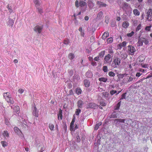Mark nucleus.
Segmentation results:
<instances>
[{
  "label": "nucleus",
  "mask_w": 152,
  "mask_h": 152,
  "mask_svg": "<svg viewBox=\"0 0 152 152\" xmlns=\"http://www.w3.org/2000/svg\"><path fill=\"white\" fill-rule=\"evenodd\" d=\"M93 74L90 71H88L86 74V76L88 78H91L93 77Z\"/></svg>",
  "instance_id": "nucleus-10"
},
{
  "label": "nucleus",
  "mask_w": 152,
  "mask_h": 152,
  "mask_svg": "<svg viewBox=\"0 0 152 152\" xmlns=\"http://www.w3.org/2000/svg\"><path fill=\"white\" fill-rule=\"evenodd\" d=\"M49 127L50 130L52 131L53 130L54 125L52 124H49Z\"/></svg>",
  "instance_id": "nucleus-38"
},
{
  "label": "nucleus",
  "mask_w": 152,
  "mask_h": 152,
  "mask_svg": "<svg viewBox=\"0 0 152 152\" xmlns=\"http://www.w3.org/2000/svg\"><path fill=\"white\" fill-rule=\"evenodd\" d=\"M128 50L129 54L132 55H134V52L136 51L135 48L131 45H128Z\"/></svg>",
  "instance_id": "nucleus-4"
},
{
  "label": "nucleus",
  "mask_w": 152,
  "mask_h": 152,
  "mask_svg": "<svg viewBox=\"0 0 152 152\" xmlns=\"http://www.w3.org/2000/svg\"><path fill=\"white\" fill-rule=\"evenodd\" d=\"M77 106L79 108H82L83 105V101L81 100H79L77 102Z\"/></svg>",
  "instance_id": "nucleus-12"
},
{
  "label": "nucleus",
  "mask_w": 152,
  "mask_h": 152,
  "mask_svg": "<svg viewBox=\"0 0 152 152\" xmlns=\"http://www.w3.org/2000/svg\"><path fill=\"white\" fill-rule=\"evenodd\" d=\"M113 56H111L110 54H108L106 55L104 58V63H108V61L110 59L111 61L112 59V57Z\"/></svg>",
  "instance_id": "nucleus-6"
},
{
  "label": "nucleus",
  "mask_w": 152,
  "mask_h": 152,
  "mask_svg": "<svg viewBox=\"0 0 152 152\" xmlns=\"http://www.w3.org/2000/svg\"><path fill=\"white\" fill-rule=\"evenodd\" d=\"M14 110L17 114H18L20 112V108L19 106H16L14 108Z\"/></svg>",
  "instance_id": "nucleus-19"
},
{
  "label": "nucleus",
  "mask_w": 152,
  "mask_h": 152,
  "mask_svg": "<svg viewBox=\"0 0 152 152\" xmlns=\"http://www.w3.org/2000/svg\"><path fill=\"white\" fill-rule=\"evenodd\" d=\"M87 108H93L96 109L98 108V106L96 104L91 103L88 104L86 107Z\"/></svg>",
  "instance_id": "nucleus-5"
},
{
  "label": "nucleus",
  "mask_w": 152,
  "mask_h": 152,
  "mask_svg": "<svg viewBox=\"0 0 152 152\" xmlns=\"http://www.w3.org/2000/svg\"><path fill=\"white\" fill-rule=\"evenodd\" d=\"M117 93V91L115 90H112L110 91V93L111 95Z\"/></svg>",
  "instance_id": "nucleus-48"
},
{
  "label": "nucleus",
  "mask_w": 152,
  "mask_h": 152,
  "mask_svg": "<svg viewBox=\"0 0 152 152\" xmlns=\"http://www.w3.org/2000/svg\"><path fill=\"white\" fill-rule=\"evenodd\" d=\"M129 23L127 21L124 22L122 24V26L123 27L126 28L129 26Z\"/></svg>",
  "instance_id": "nucleus-24"
},
{
  "label": "nucleus",
  "mask_w": 152,
  "mask_h": 152,
  "mask_svg": "<svg viewBox=\"0 0 152 152\" xmlns=\"http://www.w3.org/2000/svg\"><path fill=\"white\" fill-rule=\"evenodd\" d=\"M132 121V120L130 119H126V124H127V125H129V124H130V122Z\"/></svg>",
  "instance_id": "nucleus-52"
},
{
  "label": "nucleus",
  "mask_w": 152,
  "mask_h": 152,
  "mask_svg": "<svg viewBox=\"0 0 152 152\" xmlns=\"http://www.w3.org/2000/svg\"><path fill=\"white\" fill-rule=\"evenodd\" d=\"M79 31L80 32V35L83 37H84L85 34L84 33V31L83 30L82 27H80L78 29Z\"/></svg>",
  "instance_id": "nucleus-17"
},
{
  "label": "nucleus",
  "mask_w": 152,
  "mask_h": 152,
  "mask_svg": "<svg viewBox=\"0 0 152 152\" xmlns=\"http://www.w3.org/2000/svg\"><path fill=\"white\" fill-rule=\"evenodd\" d=\"M38 11L41 14L43 12L42 10V8L37 7Z\"/></svg>",
  "instance_id": "nucleus-46"
},
{
  "label": "nucleus",
  "mask_w": 152,
  "mask_h": 152,
  "mask_svg": "<svg viewBox=\"0 0 152 152\" xmlns=\"http://www.w3.org/2000/svg\"><path fill=\"white\" fill-rule=\"evenodd\" d=\"M141 40L142 42H144L145 45H147L148 43V42L147 39L145 38L141 37Z\"/></svg>",
  "instance_id": "nucleus-27"
},
{
  "label": "nucleus",
  "mask_w": 152,
  "mask_h": 152,
  "mask_svg": "<svg viewBox=\"0 0 152 152\" xmlns=\"http://www.w3.org/2000/svg\"><path fill=\"white\" fill-rule=\"evenodd\" d=\"M126 93H124L121 96V99H125L126 98Z\"/></svg>",
  "instance_id": "nucleus-47"
},
{
  "label": "nucleus",
  "mask_w": 152,
  "mask_h": 152,
  "mask_svg": "<svg viewBox=\"0 0 152 152\" xmlns=\"http://www.w3.org/2000/svg\"><path fill=\"white\" fill-rule=\"evenodd\" d=\"M1 143L2 146L4 147L7 146V143L5 141H2L1 142Z\"/></svg>",
  "instance_id": "nucleus-35"
},
{
  "label": "nucleus",
  "mask_w": 152,
  "mask_h": 152,
  "mask_svg": "<svg viewBox=\"0 0 152 152\" xmlns=\"http://www.w3.org/2000/svg\"><path fill=\"white\" fill-rule=\"evenodd\" d=\"M117 117L116 114L115 112H113L110 116V118H117Z\"/></svg>",
  "instance_id": "nucleus-34"
},
{
  "label": "nucleus",
  "mask_w": 152,
  "mask_h": 152,
  "mask_svg": "<svg viewBox=\"0 0 152 152\" xmlns=\"http://www.w3.org/2000/svg\"><path fill=\"white\" fill-rule=\"evenodd\" d=\"M108 53H110L111 56H113V52L112 49L111 48L109 49H108Z\"/></svg>",
  "instance_id": "nucleus-42"
},
{
  "label": "nucleus",
  "mask_w": 152,
  "mask_h": 152,
  "mask_svg": "<svg viewBox=\"0 0 152 152\" xmlns=\"http://www.w3.org/2000/svg\"><path fill=\"white\" fill-rule=\"evenodd\" d=\"M109 36V33L107 32H105L102 35V39L104 40L106 38Z\"/></svg>",
  "instance_id": "nucleus-15"
},
{
  "label": "nucleus",
  "mask_w": 152,
  "mask_h": 152,
  "mask_svg": "<svg viewBox=\"0 0 152 152\" xmlns=\"http://www.w3.org/2000/svg\"><path fill=\"white\" fill-rule=\"evenodd\" d=\"M10 93L8 92L4 93L3 94V96L8 102L11 104H13L14 101L12 98H11L9 96Z\"/></svg>",
  "instance_id": "nucleus-1"
},
{
  "label": "nucleus",
  "mask_w": 152,
  "mask_h": 152,
  "mask_svg": "<svg viewBox=\"0 0 152 152\" xmlns=\"http://www.w3.org/2000/svg\"><path fill=\"white\" fill-rule=\"evenodd\" d=\"M141 28V25L140 24L139 25L137 26L136 30V31H138Z\"/></svg>",
  "instance_id": "nucleus-53"
},
{
  "label": "nucleus",
  "mask_w": 152,
  "mask_h": 152,
  "mask_svg": "<svg viewBox=\"0 0 152 152\" xmlns=\"http://www.w3.org/2000/svg\"><path fill=\"white\" fill-rule=\"evenodd\" d=\"M134 14L135 15H140V12L139 11L136 9H134L133 11Z\"/></svg>",
  "instance_id": "nucleus-26"
},
{
  "label": "nucleus",
  "mask_w": 152,
  "mask_h": 152,
  "mask_svg": "<svg viewBox=\"0 0 152 152\" xmlns=\"http://www.w3.org/2000/svg\"><path fill=\"white\" fill-rule=\"evenodd\" d=\"M15 132L18 135H21L22 134L21 131L17 127H15L14 128Z\"/></svg>",
  "instance_id": "nucleus-11"
},
{
  "label": "nucleus",
  "mask_w": 152,
  "mask_h": 152,
  "mask_svg": "<svg viewBox=\"0 0 152 152\" xmlns=\"http://www.w3.org/2000/svg\"><path fill=\"white\" fill-rule=\"evenodd\" d=\"M75 57L74 54L72 53H69L68 55V57L70 60L73 59Z\"/></svg>",
  "instance_id": "nucleus-20"
},
{
  "label": "nucleus",
  "mask_w": 152,
  "mask_h": 152,
  "mask_svg": "<svg viewBox=\"0 0 152 152\" xmlns=\"http://www.w3.org/2000/svg\"><path fill=\"white\" fill-rule=\"evenodd\" d=\"M76 141L77 142H80V139L79 136V135H77L76 136Z\"/></svg>",
  "instance_id": "nucleus-50"
},
{
  "label": "nucleus",
  "mask_w": 152,
  "mask_h": 152,
  "mask_svg": "<svg viewBox=\"0 0 152 152\" xmlns=\"http://www.w3.org/2000/svg\"><path fill=\"white\" fill-rule=\"evenodd\" d=\"M84 83L85 87H88L89 86L90 83L89 81L86 79L84 80Z\"/></svg>",
  "instance_id": "nucleus-14"
},
{
  "label": "nucleus",
  "mask_w": 152,
  "mask_h": 152,
  "mask_svg": "<svg viewBox=\"0 0 152 152\" xmlns=\"http://www.w3.org/2000/svg\"><path fill=\"white\" fill-rule=\"evenodd\" d=\"M79 6L81 7H84L85 6H87V4L86 3L83 1H80L79 3Z\"/></svg>",
  "instance_id": "nucleus-16"
},
{
  "label": "nucleus",
  "mask_w": 152,
  "mask_h": 152,
  "mask_svg": "<svg viewBox=\"0 0 152 152\" xmlns=\"http://www.w3.org/2000/svg\"><path fill=\"white\" fill-rule=\"evenodd\" d=\"M120 104H121V101L118 102L116 105L114 107V110H118L119 109V107L120 106Z\"/></svg>",
  "instance_id": "nucleus-29"
},
{
  "label": "nucleus",
  "mask_w": 152,
  "mask_h": 152,
  "mask_svg": "<svg viewBox=\"0 0 152 152\" xmlns=\"http://www.w3.org/2000/svg\"><path fill=\"white\" fill-rule=\"evenodd\" d=\"M42 27L37 26L34 27V30L36 32H38L39 33H40L42 30Z\"/></svg>",
  "instance_id": "nucleus-7"
},
{
  "label": "nucleus",
  "mask_w": 152,
  "mask_h": 152,
  "mask_svg": "<svg viewBox=\"0 0 152 152\" xmlns=\"http://www.w3.org/2000/svg\"><path fill=\"white\" fill-rule=\"evenodd\" d=\"M96 4L98 5L99 7H106L107 5V4L104 3L99 1L96 2Z\"/></svg>",
  "instance_id": "nucleus-9"
},
{
  "label": "nucleus",
  "mask_w": 152,
  "mask_h": 152,
  "mask_svg": "<svg viewBox=\"0 0 152 152\" xmlns=\"http://www.w3.org/2000/svg\"><path fill=\"white\" fill-rule=\"evenodd\" d=\"M121 64V59L116 57L114 58L112 64V66L114 68H116L117 66H119Z\"/></svg>",
  "instance_id": "nucleus-2"
},
{
  "label": "nucleus",
  "mask_w": 152,
  "mask_h": 152,
  "mask_svg": "<svg viewBox=\"0 0 152 152\" xmlns=\"http://www.w3.org/2000/svg\"><path fill=\"white\" fill-rule=\"evenodd\" d=\"M146 20L148 21L152 20V9H149L146 12Z\"/></svg>",
  "instance_id": "nucleus-3"
},
{
  "label": "nucleus",
  "mask_w": 152,
  "mask_h": 152,
  "mask_svg": "<svg viewBox=\"0 0 152 152\" xmlns=\"http://www.w3.org/2000/svg\"><path fill=\"white\" fill-rule=\"evenodd\" d=\"M7 8L8 10H9V12L10 13L13 12V10L12 9V7L11 5H10V4H8L7 6Z\"/></svg>",
  "instance_id": "nucleus-23"
},
{
  "label": "nucleus",
  "mask_w": 152,
  "mask_h": 152,
  "mask_svg": "<svg viewBox=\"0 0 152 152\" xmlns=\"http://www.w3.org/2000/svg\"><path fill=\"white\" fill-rule=\"evenodd\" d=\"M126 44V42L125 41L123 42L122 43H121L119 44L118 45L121 48L122 47H124L125 46Z\"/></svg>",
  "instance_id": "nucleus-25"
},
{
  "label": "nucleus",
  "mask_w": 152,
  "mask_h": 152,
  "mask_svg": "<svg viewBox=\"0 0 152 152\" xmlns=\"http://www.w3.org/2000/svg\"><path fill=\"white\" fill-rule=\"evenodd\" d=\"M151 26H147L145 28V30L147 31H149L150 30Z\"/></svg>",
  "instance_id": "nucleus-56"
},
{
  "label": "nucleus",
  "mask_w": 152,
  "mask_h": 152,
  "mask_svg": "<svg viewBox=\"0 0 152 152\" xmlns=\"http://www.w3.org/2000/svg\"><path fill=\"white\" fill-rule=\"evenodd\" d=\"M94 61H97L99 60V56L96 57L94 58Z\"/></svg>",
  "instance_id": "nucleus-60"
},
{
  "label": "nucleus",
  "mask_w": 152,
  "mask_h": 152,
  "mask_svg": "<svg viewBox=\"0 0 152 152\" xmlns=\"http://www.w3.org/2000/svg\"><path fill=\"white\" fill-rule=\"evenodd\" d=\"M84 19L86 20H88L89 19V18L88 16H86L85 17Z\"/></svg>",
  "instance_id": "nucleus-64"
},
{
  "label": "nucleus",
  "mask_w": 152,
  "mask_h": 152,
  "mask_svg": "<svg viewBox=\"0 0 152 152\" xmlns=\"http://www.w3.org/2000/svg\"><path fill=\"white\" fill-rule=\"evenodd\" d=\"M113 41V38L112 37H110L108 38L107 41L108 43H110L112 42Z\"/></svg>",
  "instance_id": "nucleus-41"
},
{
  "label": "nucleus",
  "mask_w": 152,
  "mask_h": 152,
  "mask_svg": "<svg viewBox=\"0 0 152 152\" xmlns=\"http://www.w3.org/2000/svg\"><path fill=\"white\" fill-rule=\"evenodd\" d=\"M101 125L102 123L101 122L96 124L94 127V129L96 130H97L98 129L99 126H101Z\"/></svg>",
  "instance_id": "nucleus-30"
},
{
  "label": "nucleus",
  "mask_w": 152,
  "mask_h": 152,
  "mask_svg": "<svg viewBox=\"0 0 152 152\" xmlns=\"http://www.w3.org/2000/svg\"><path fill=\"white\" fill-rule=\"evenodd\" d=\"M107 80V79L104 77H101L99 78V80L100 81H102L106 82Z\"/></svg>",
  "instance_id": "nucleus-28"
},
{
  "label": "nucleus",
  "mask_w": 152,
  "mask_h": 152,
  "mask_svg": "<svg viewBox=\"0 0 152 152\" xmlns=\"http://www.w3.org/2000/svg\"><path fill=\"white\" fill-rule=\"evenodd\" d=\"M143 45V42L141 40V38H139L138 41L137 43V45L139 47L140 46H142Z\"/></svg>",
  "instance_id": "nucleus-21"
},
{
  "label": "nucleus",
  "mask_w": 152,
  "mask_h": 152,
  "mask_svg": "<svg viewBox=\"0 0 152 152\" xmlns=\"http://www.w3.org/2000/svg\"><path fill=\"white\" fill-rule=\"evenodd\" d=\"M100 104L102 106H104L106 105V104L105 102H100Z\"/></svg>",
  "instance_id": "nucleus-55"
},
{
  "label": "nucleus",
  "mask_w": 152,
  "mask_h": 152,
  "mask_svg": "<svg viewBox=\"0 0 152 152\" xmlns=\"http://www.w3.org/2000/svg\"><path fill=\"white\" fill-rule=\"evenodd\" d=\"M74 125H70V130L71 131H72L74 129Z\"/></svg>",
  "instance_id": "nucleus-59"
},
{
  "label": "nucleus",
  "mask_w": 152,
  "mask_h": 152,
  "mask_svg": "<svg viewBox=\"0 0 152 152\" xmlns=\"http://www.w3.org/2000/svg\"><path fill=\"white\" fill-rule=\"evenodd\" d=\"M142 74H141L140 72H137L136 74V76L137 77H139Z\"/></svg>",
  "instance_id": "nucleus-61"
},
{
  "label": "nucleus",
  "mask_w": 152,
  "mask_h": 152,
  "mask_svg": "<svg viewBox=\"0 0 152 152\" xmlns=\"http://www.w3.org/2000/svg\"><path fill=\"white\" fill-rule=\"evenodd\" d=\"M134 34V32L133 31H132L129 33H128L127 34V35L128 37H131L133 36Z\"/></svg>",
  "instance_id": "nucleus-45"
},
{
  "label": "nucleus",
  "mask_w": 152,
  "mask_h": 152,
  "mask_svg": "<svg viewBox=\"0 0 152 152\" xmlns=\"http://www.w3.org/2000/svg\"><path fill=\"white\" fill-rule=\"evenodd\" d=\"M33 109V114L36 117H38V114L37 109L35 106H34L32 108Z\"/></svg>",
  "instance_id": "nucleus-8"
},
{
  "label": "nucleus",
  "mask_w": 152,
  "mask_h": 152,
  "mask_svg": "<svg viewBox=\"0 0 152 152\" xmlns=\"http://www.w3.org/2000/svg\"><path fill=\"white\" fill-rule=\"evenodd\" d=\"M125 119H118L119 122V123H124L125 121Z\"/></svg>",
  "instance_id": "nucleus-54"
},
{
  "label": "nucleus",
  "mask_w": 152,
  "mask_h": 152,
  "mask_svg": "<svg viewBox=\"0 0 152 152\" xmlns=\"http://www.w3.org/2000/svg\"><path fill=\"white\" fill-rule=\"evenodd\" d=\"M73 74V71L72 70H71L69 72V75L70 76H72Z\"/></svg>",
  "instance_id": "nucleus-57"
},
{
  "label": "nucleus",
  "mask_w": 152,
  "mask_h": 152,
  "mask_svg": "<svg viewBox=\"0 0 152 152\" xmlns=\"http://www.w3.org/2000/svg\"><path fill=\"white\" fill-rule=\"evenodd\" d=\"M81 91H82L80 89L77 88L76 89V93L78 95L80 94L81 93Z\"/></svg>",
  "instance_id": "nucleus-32"
},
{
  "label": "nucleus",
  "mask_w": 152,
  "mask_h": 152,
  "mask_svg": "<svg viewBox=\"0 0 152 152\" xmlns=\"http://www.w3.org/2000/svg\"><path fill=\"white\" fill-rule=\"evenodd\" d=\"M3 135L4 136H6L7 137H9V134L7 131L5 130L4 131Z\"/></svg>",
  "instance_id": "nucleus-33"
},
{
  "label": "nucleus",
  "mask_w": 152,
  "mask_h": 152,
  "mask_svg": "<svg viewBox=\"0 0 152 152\" xmlns=\"http://www.w3.org/2000/svg\"><path fill=\"white\" fill-rule=\"evenodd\" d=\"M70 43L69 40L68 39L64 40V43L65 45H68Z\"/></svg>",
  "instance_id": "nucleus-43"
},
{
  "label": "nucleus",
  "mask_w": 152,
  "mask_h": 152,
  "mask_svg": "<svg viewBox=\"0 0 152 152\" xmlns=\"http://www.w3.org/2000/svg\"><path fill=\"white\" fill-rule=\"evenodd\" d=\"M81 111V110L80 109H77L76 110V111L75 112V114L76 115H78L80 113Z\"/></svg>",
  "instance_id": "nucleus-49"
},
{
  "label": "nucleus",
  "mask_w": 152,
  "mask_h": 152,
  "mask_svg": "<svg viewBox=\"0 0 152 152\" xmlns=\"http://www.w3.org/2000/svg\"><path fill=\"white\" fill-rule=\"evenodd\" d=\"M34 1L36 7H37L40 5V3L39 0H34Z\"/></svg>",
  "instance_id": "nucleus-22"
},
{
  "label": "nucleus",
  "mask_w": 152,
  "mask_h": 152,
  "mask_svg": "<svg viewBox=\"0 0 152 152\" xmlns=\"http://www.w3.org/2000/svg\"><path fill=\"white\" fill-rule=\"evenodd\" d=\"M133 80V78L129 76V79H128V80L127 81L128 83H132V81Z\"/></svg>",
  "instance_id": "nucleus-40"
},
{
  "label": "nucleus",
  "mask_w": 152,
  "mask_h": 152,
  "mask_svg": "<svg viewBox=\"0 0 152 152\" xmlns=\"http://www.w3.org/2000/svg\"><path fill=\"white\" fill-rule=\"evenodd\" d=\"M103 69L104 72H106L107 71V67L106 66H104L103 67Z\"/></svg>",
  "instance_id": "nucleus-44"
},
{
  "label": "nucleus",
  "mask_w": 152,
  "mask_h": 152,
  "mask_svg": "<svg viewBox=\"0 0 152 152\" xmlns=\"http://www.w3.org/2000/svg\"><path fill=\"white\" fill-rule=\"evenodd\" d=\"M62 111L61 109H60V110L59 111L58 113V119H59V117H60L61 120L62 119Z\"/></svg>",
  "instance_id": "nucleus-18"
},
{
  "label": "nucleus",
  "mask_w": 152,
  "mask_h": 152,
  "mask_svg": "<svg viewBox=\"0 0 152 152\" xmlns=\"http://www.w3.org/2000/svg\"><path fill=\"white\" fill-rule=\"evenodd\" d=\"M108 75L110 77H114L115 76V74L112 71H110L108 73Z\"/></svg>",
  "instance_id": "nucleus-37"
},
{
  "label": "nucleus",
  "mask_w": 152,
  "mask_h": 152,
  "mask_svg": "<svg viewBox=\"0 0 152 152\" xmlns=\"http://www.w3.org/2000/svg\"><path fill=\"white\" fill-rule=\"evenodd\" d=\"M105 53V51L104 50L102 51H101L99 54V56L101 57H103Z\"/></svg>",
  "instance_id": "nucleus-39"
},
{
  "label": "nucleus",
  "mask_w": 152,
  "mask_h": 152,
  "mask_svg": "<svg viewBox=\"0 0 152 152\" xmlns=\"http://www.w3.org/2000/svg\"><path fill=\"white\" fill-rule=\"evenodd\" d=\"M78 3V1L77 0H76L75 2V6L77 7H79Z\"/></svg>",
  "instance_id": "nucleus-58"
},
{
  "label": "nucleus",
  "mask_w": 152,
  "mask_h": 152,
  "mask_svg": "<svg viewBox=\"0 0 152 152\" xmlns=\"http://www.w3.org/2000/svg\"><path fill=\"white\" fill-rule=\"evenodd\" d=\"M24 91V90L23 89H19L18 90V92L20 94H22Z\"/></svg>",
  "instance_id": "nucleus-51"
},
{
  "label": "nucleus",
  "mask_w": 152,
  "mask_h": 152,
  "mask_svg": "<svg viewBox=\"0 0 152 152\" xmlns=\"http://www.w3.org/2000/svg\"><path fill=\"white\" fill-rule=\"evenodd\" d=\"M103 15V13L102 11L100 12L97 15V18H101Z\"/></svg>",
  "instance_id": "nucleus-31"
},
{
  "label": "nucleus",
  "mask_w": 152,
  "mask_h": 152,
  "mask_svg": "<svg viewBox=\"0 0 152 152\" xmlns=\"http://www.w3.org/2000/svg\"><path fill=\"white\" fill-rule=\"evenodd\" d=\"M114 122L116 124L119 122L118 119H115L114 120Z\"/></svg>",
  "instance_id": "nucleus-62"
},
{
  "label": "nucleus",
  "mask_w": 152,
  "mask_h": 152,
  "mask_svg": "<svg viewBox=\"0 0 152 152\" xmlns=\"http://www.w3.org/2000/svg\"><path fill=\"white\" fill-rule=\"evenodd\" d=\"M73 94V91L72 90H70L69 91V94L71 95H72Z\"/></svg>",
  "instance_id": "nucleus-63"
},
{
  "label": "nucleus",
  "mask_w": 152,
  "mask_h": 152,
  "mask_svg": "<svg viewBox=\"0 0 152 152\" xmlns=\"http://www.w3.org/2000/svg\"><path fill=\"white\" fill-rule=\"evenodd\" d=\"M9 25L12 26L14 23V21L12 19H10L8 21Z\"/></svg>",
  "instance_id": "nucleus-36"
},
{
  "label": "nucleus",
  "mask_w": 152,
  "mask_h": 152,
  "mask_svg": "<svg viewBox=\"0 0 152 152\" xmlns=\"http://www.w3.org/2000/svg\"><path fill=\"white\" fill-rule=\"evenodd\" d=\"M88 6L91 9L94 6V4L92 1L91 0H89L88 1Z\"/></svg>",
  "instance_id": "nucleus-13"
}]
</instances>
